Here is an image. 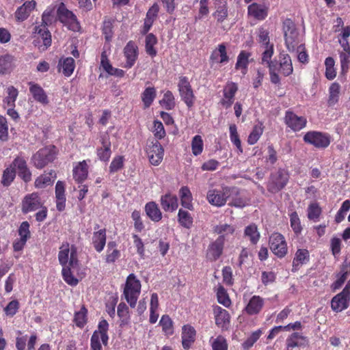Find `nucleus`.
<instances>
[{"label": "nucleus", "mask_w": 350, "mask_h": 350, "mask_svg": "<svg viewBox=\"0 0 350 350\" xmlns=\"http://www.w3.org/2000/svg\"><path fill=\"white\" fill-rule=\"evenodd\" d=\"M124 56L126 63L124 68H131L134 66L138 57V47L133 41H129L124 48Z\"/></svg>", "instance_id": "19"}, {"label": "nucleus", "mask_w": 350, "mask_h": 350, "mask_svg": "<svg viewBox=\"0 0 350 350\" xmlns=\"http://www.w3.org/2000/svg\"><path fill=\"white\" fill-rule=\"evenodd\" d=\"M88 174V167L85 160L79 162L73 168V177L78 183L84 181Z\"/></svg>", "instance_id": "34"}, {"label": "nucleus", "mask_w": 350, "mask_h": 350, "mask_svg": "<svg viewBox=\"0 0 350 350\" xmlns=\"http://www.w3.org/2000/svg\"><path fill=\"white\" fill-rule=\"evenodd\" d=\"M284 122L293 131H299L306 126L307 120L304 116H298L295 113L287 111Z\"/></svg>", "instance_id": "18"}, {"label": "nucleus", "mask_w": 350, "mask_h": 350, "mask_svg": "<svg viewBox=\"0 0 350 350\" xmlns=\"http://www.w3.org/2000/svg\"><path fill=\"white\" fill-rule=\"evenodd\" d=\"M229 57L227 55L226 46L224 43H221L218 45L212 52L210 60L211 64H219L221 65H225L229 62Z\"/></svg>", "instance_id": "23"}, {"label": "nucleus", "mask_w": 350, "mask_h": 350, "mask_svg": "<svg viewBox=\"0 0 350 350\" xmlns=\"http://www.w3.org/2000/svg\"><path fill=\"white\" fill-rule=\"evenodd\" d=\"M283 31L286 47L289 51H293L298 36V32L292 20L287 18L283 22Z\"/></svg>", "instance_id": "8"}, {"label": "nucleus", "mask_w": 350, "mask_h": 350, "mask_svg": "<svg viewBox=\"0 0 350 350\" xmlns=\"http://www.w3.org/2000/svg\"><path fill=\"white\" fill-rule=\"evenodd\" d=\"M10 166L16 172L17 171L18 176L24 182L29 183L31 180V172L27 166V161L23 157H16Z\"/></svg>", "instance_id": "12"}, {"label": "nucleus", "mask_w": 350, "mask_h": 350, "mask_svg": "<svg viewBox=\"0 0 350 350\" xmlns=\"http://www.w3.org/2000/svg\"><path fill=\"white\" fill-rule=\"evenodd\" d=\"M237 90V83L232 81L228 82L224 88V98L221 100V104L226 108L230 107L234 102V98Z\"/></svg>", "instance_id": "24"}, {"label": "nucleus", "mask_w": 350, "mask_h": 350, "mask_svg": "<svg viewBox=\"0 0 350 350\" xmlns=\"http://www.w3.org/2000/svg\"><path fill=\"white\" fill-rule=\"evenodd\" d=\"M244 237L250 240L251 244H257L260 239V234L258 230L256 225L252 224L246 226L244 230Z\"/></svg>", "instance_id": "44"}, {"label": "nucleus", "mask_w": 350, "mask_h": 350, "mask_svg": "<svg viewBox=\"0 0 350 350\" xmlns=\"http://www.w3.org/2000/svg\"><path fill=\"white\" fill-rule=\"evenodd\" d=\"M263 133V126L262 123L255 125L248 136L247 142L250 145L256 144Z\"/></svg>", "instance_id": "59"}, {"label": "nucleus", "mask_w": 350, "mask_h": 350, "mask_svg": "<svg viewBox=\"0 0 350 350\" xmlns=\"http://www.w3.org/2000/svg\"><path fill=\"white\" fill-rule=\"evenodd\" d=\"M160 104L163 107L167 110L173 109L175 106L174 97L170 91H167L162 100H160Z\"/></svg>", "instance_id": "61"}, {"label": "nucleus", "mask_w": 350, "mask_h": 350, "mask_svg": "<svg viewBox=\"0 0 350 350\" xmlns=\"http://www.w3.org/2000/svg\"><path fill=\"white\" fill-rule=\"evenodd\" d=\"M178 90L182 99L187 107H191L193 106L194 103V95L189 80L186 77H182L180 78Z\"/></svg>", "instance_id": "14"}, {"label": "nucleus", "mask_w": 350, "mask_h": 350, "mask_svg": "<svg viewBox=\"0 0 350 350\" xmlns=\"http://www.w3.org/2000/svg\"><path fill=\"white\" fill-rule=\"evenodd\" d=\"M161 205L165 211L172 212L178 208V198L174 195L166 193L161 198Z\"/></svg>", "instance_id": "33"}, {"label": "nucleus", "mask_w": 350, "mask_h": 350, "mask_svg": "<svg viewBox=\"0 0 350 350\" xmlns=\"http://www.w3.org/2000/svg\"><path fill=\"white\" fill-rule=\"evenodd\" d=\"M146 52L151 57L156 56L157 51L154 48V45L157 43V38L152 33H148L146 36L145 40Z\"/></svg>", "instance_id": "49"}, {"label": "nucleus", "mask_w": 350, "mask_h": 350, "mask_svg": "<svg viewBox=\"0 0 350 350\" xmlns=\"http://www.w3.org/2000/svg\"><path fill=\"white\" fill-rule=\"evenodd\" d=\"M109 323L105 319L101 320L98 325V329L93 332L90 339L91 350H102V344L107 346L109 340L107 334Z\"/></svg>", "instance_id": "3"}, {"label": "nucleus", "mask_w": 350, "mask_h": 350, "mask_svg": "<svg viewBox=\"0 0 350 350\" xmlns=\"http://www.w3.org/2000/svg\"><path fill=\"white\" fill-rule=\"evenodd\" d=\"M57 13L59 21L70 30L78 31L80 29V24L76 15L72 12L68 10L64 3L59 6Z\"/></svg>", "instance_id": "7"}, {"label": "nucleus", "mask_w": 350, "mask_h": 350, "mask_svg": "<svg viewBox=\"0 0 350 350\" xmlns=\"http://www.w3.org/2000/svg\"><path fill=\"white\" fill-rule=\"evenodd\" d=\"M289 176L284 170H279L272 174L267 185L269 191L275 193L283 189L287 184Z\"/></svg>", "instance_id": "9"}, {"label": "nucleus", "mask_w": 350, "mask_h": 350, "mask_svg": "<svg viewBox=\"0 0 350 350\" xmlns=\"http://www.w3.org/2000/svg\"><path fill=\"white\" fill-rule=\"evenodd\" d=\"M36 2L34 0L25 1L21 6L17 8L14 13L16 21L19 22L26 20L32 10H34Z\"/></svg>", "instance_id": "27"}, {"label": "nucleus", "mask_w": 350, "mask_h": 350, "mask_svg": "<svg viewBox=\"0 0 350 350\" xmlns=\"http://www.w3.org/2000/svg\"><path fill=\"white\" fill-rule=\"evenodd\" d=\"M71 266H67L62 267V277L64 281L69 285L75 286L79 283V280L73 275Z\"/></svg>", "instance_id": "54"}, {"label": "nucleus", "mask_w": 350, "mask_h": 350, "mask_svg": "<svg viewBox=\"0 0 350 350\" xmlns=\"http://www.w3.org/2000/svg\"><path fill=\"white\" fill-rule=\"evenodd\" d=\"M309 252L307 250H297L293 261V267L297 268L301 265L306 264L309 261Z\"/></svg>", "instance_id": "47"}, {"label": "nucleus", "mask_w": 350, "mask_h": 350, "mask_svg": "<svg viewBox=\"0 0 350 350\" xmlns=\"http://www.w3.org/2000/svg\"><path fill=\"white\" fill-rule=\"evenodd\" d=\"M265 304L263 298L258 295L252 296L245 306V310L249 315L258 314L262 309Z\"/></svg>", "instance_id": "29"}, {"label": "nucleus", "mask_w": 350, "mask_h": 350, "mask_svg": "<svg viewBox=\"0 0 350 350\" xmlns=\"http://www.w3.org/2000/svg\"><path fill=\"white\" fill-rule=\"evenodd\" d=\"M228 204L237 208H243L249 204L248 198L238 188L228 189Z\"/></svg>", "instance_id": "13"}, {"label": "nucleus", "mask_w": 350, "mask_h": 350, "mask_svg": "<svg viewBox=\"0 0 350 350\" xmlns=\"http://www.w3.org/2000/svg\"><path fill=\"white\" fill-rule=\"evenodd\" d=\"M191 150L194 156L200 155L204 149V143L200 135H195L191 140Z\"/></svg>", "instance_id": "60"}, {"label": "nucleus", "mask_w": 350, "mask_h": 350, "mask_svg": "<svg viewBox=\"0 0 350 350\" xmlns=\"http://www.w3.org/2000/svg\"><path fill=\"white\" fill-rule=\"evenodd\" d=\"M141 292V282L133 273L126 278L124 288V295L131 308H135Z\"/></svg>", "instance_id": "2"}, {"label": "nucleus", "mask_w": 350, "mask_h": 350, "mask_svg": "<svg viewBox=\"0 0 350 350\" xmlns=\"http://www.w3.org/2000/svg\"><path fill=\"white\" fill-rule=\"evenodd\" d=\"M55 178V172L51 170L49 173L44 174L38 177L35 181V187L38 189L44 188L52 184Z\"/></svg>", "instance_id": "43"}, {"label": "nucleus", "mask_w": 350, "mask_h": 350, "mask_svg": "<svg viewBox=\"0 0 350 350\" xmlns=\"http://www.w3.org/2000/svg\"><path fill=\"white\" fill-rule=\"evenodd\" d=\"M120 257V252L116 248V243L114 241H109L107 243V248L105 255L107 263L114 262Z\"/></svg>", "instance_id": "45"}, {"label": "nucleus", "mask_w": 350, "mask_h": 350, "mask_svg": "<svg viewBox=\"0 0 350 350\" xmlns=\"http://www.w3.org/2000/svg\"><path fill=\"white\" fill-rule=\"evenodd\" d=\"M286 343L288 348L304 347L308 345V340L306 337L295 332L287 338Z\"/></svg>", "instance_id": "39"}, {"label": "nucleus", "mask_w": 350, "mask_h": 350, "mask_svg": "<svg viewBox=\"0 0 350 350\" xmlns=\"http://www.w3.org/2000/svg\"><path fill=\"white\" fill-rule=\"evenodd\" d=\"M279 71L284 76H288L292 74L293 71L292 62L290 56L288 54H280Z\"/></svg>", "instance_id": "40"}, {"label": "nucleus", "mask_w": 350, "mask_h": 350, "mask_svg": "<svg viewBox=\"0 0 350 350\" xmlns=\"http://www.w3.org/2000/svg\"><path fill=\"white\" fill-rule=\"evenodd\" d=\"M99 225L96 224L94 226V232L93 233L92 243L95 250L100 253L106 244V230L105 228L98 229Z\"/></svg>", "instance_id": "22"}, {"label": "nucleus", "mask_w": 350, "mask_h": 350, "mask_svg": "<svg viewBox=\"0 0 350 350\" xmlns=\"http://www.w3.org/2000/svg\"><path fill=\"white\" fill-rule=\"evenodd\" d=\"M340 87L338 83H334L329 87V104L330 105L336 104L339 98Z\"/></svg>", "instance_id": "62"}, {"label": "nucleus", "mask_w": 350, "mask_h": 350, "mask_svg": "<svg viewBox=\"0 0 350 350\" xmlns=\"http://www.w3.org/2000/svg\"><path fill=\"white\" fill-rule=\"evenodd\" d=\"M100 64L103 70L110 75L116 76L118 77H122L125 74V72L123 70L113 68L111 66L107 57L105 52H103L101 54Z\"/></svg>", "instance_id": "35"}, {"label": "nucleus", "mask_w": 350, "mask_h": 350, "mask_svg": "<svg viewBox=\"0 0 350 350\" xmlns=\"http://www.w3.org/2000/svg\"><path fill=\"white\" fill-rule=\"evenodd\" d=\"M196 332L190 325H185L182 327V345L185 349H189L196 340Z\"/></svg>", "instance_id": "26"}, {"label": "nucleus", "mask_w": 350, "mask_h": 350, "mask_svg": "<svg viewBox=\"0 0 350 350\" xmlns=\"http://www.w3.org/2000/svg\"><path fill=\"white\" fill-rule=\"evenodd\" d=\"M100 141L102 146L96 150L97 157L100 161L107 162L111 155V142L108 135H102Z\"/></svg>", "instance_id": "25"}, {"label": "nucleus", "mask_w": 350, "mask_h": 350, "mask_svg": "<svg viewBox=\"0 0 350 350\" xmlns=\"http://www.w3.org/2000/svg\"><path fill=\"white\" fill-rule=\"evenodd\" d=\"M87 310L83 307L78 312H76L74 317V322L77 327H83L87 321Z\"/></svg>", "instance_id": "63"}, {"label": "nucleus", "mask_w": 350, "mask_h": 350, "mask_svg": "<svg viewBox=\"0 0 350 350\" xmlns=\"http://www.w3.org/2000/svg\"><path fill=\"white\" fill-rule=\"evenodd\" d=\"M252 56L250 52L246 51H242L240 52L237 57V61L235 64V68L237 70H241V72L245 75L247 70V66L250 63V58Z\"/></svg>", "instance_id": "37"}, {"label": "nucleus", "mask_w": 350, "mask_h": 350, "mask_svg": "<svg viewBox=\"0 0 350 350\" xmlns=\"http://www.w3.org/2000/svg\"><path fill=\"white\" fill-rule=\"evenodd\" d=\"M228 189L219 190L216 189H209L206 194L208 202L217 207L223 206L228 200Z\"/></svg>", "instance_id": "16"}, {"label": "nucleus", "mask_w": 350, "mask_h": 350, "mask_svg": "<svg viewBox=\"0 0 350 350\" xmlns=\"http://www.w3.org/2000/svg\"><path fill=\"white\" fill-rule=\"evenodd\" d=\"M55 147L49 146L39 150L33 155L31 160L36 167L41 169L52 162L55 158Z\"/></svg>", "instance_id": "5"}, {"label": "nucleus", "mask_w": 350, "mask_h": 350, "mask_svg": "<svg viewBox=\"0 0 350 350\" xmlns=\"http://www.w3.org/2000/svg\"><path fill=\"white\" fill-rule=\"evenodd\" d=\"M234 231V227L227 224H219L214 228V232L219 234V237H224V242H225L226 237L229 234H232Z\"/></svg>", "instance_id": "56"}, {"label": "nucleus", "mask_w": 350, "mask_h": 350, "mask_svg": "<svg viewBox=\"0 0 350 350\" xmlns=\"http://www.w3.org/2000/svg\"><path fill=\"white\" fill-rule=\"evenodd\" d=\"M55 20V7H48L42 14V25L35 27L38 42H42L43 45L39 46L41 51L46 50L51 44V35L46 26L51 25Z\"/></svg>", "instance_id": "1"}, {"label": "nucleus", "mask_w": 350, "mask_h": 350, "mask_svg": "<svg viewBox=\"0 0 350 350\" xmlns=\"http://www.w3.org/2000/svg\"><path fill=\"white\" fill-rule=\"evenodd\" d=\"M42 203L38 193L33 192L25 196L22 201L23 213L35 211L42 207Z\"/></svg>", "instance_id": "17"}, {"label": "nucleus", "mask_w": 350, "mask_h": 350, "mask_svg": "<svg viewBox=\"0 0 350 350\" xmlns=\"http://www.w3.org/2000/svg\"><path fill=\"white\" fill-rule=\"evenodd\" d=\"M16 177V172L10 165L6 167L2 174L1 184L4 187L10 186Z\"/></svg>", "instance_id": "58"}, {"label": "nucleus", "mask_w": 350, "mask_h": 350, "mask_svg": "<svg viewBox=\"0 0 350 350\" xmlns=\"http://www.w3.org/2000/svg\"><path fill=\"white\" fill-rule=\"evenodd\" d=\"M178 220L180 224L185 228H190L193 224V218L191 214L183 209L178 211Z\"/></svg>", "instance_id": "52"}, {"label": "nucleus", "mask_w": 350, "mask_h": 350, "mask_svg": "<svg viewBox=\"0 0 350 350\" xmlns=\"http://www.w3.org/2000/svg\"><path fill=\"white\" fill-rule=\"evenodd\" d=\"M228 10L226 1H217L215 3V11L213 13V16L217 21V24H221L227 19Z\"/></svg>", "instance_id": "31"}, {"label": "nucleus", "mask_w": 350, "mask_h": 350, "mask_svg": "<svg viewBox=\"0 0 350 350\" xmlns=\"http://www.w3.org/2000/svg\"><path fill=\"white\" fill-rule=\"evenodd\" d=\"M58 260L62 267L71 266L75 268L78 264L76 247L68 242H64L59 247Z\"/></svg>", "instance_id": "4"}, {"label": "nucleus", "mask_w": 350, "mask_h": 350, "mask_svg": "<svg viewBox=\"0 0 350 350\" xmlns=\"http://www.w3.org/2000/svg\"><path fill=\"white\" fill-rule=\"evenodd\" d=\"M146 152L150 163L153 165H158L162 161L164 154V150L158 142H152L148 146Z\"/></svg>", "instance_id": "15"}, {"label": "nucleus", "mask_w": 350, "mask_h": 350, "mask_svg": "<svg viewBox=\"0 0 350 350\" xmlns=\"http://www.w3.org/2000/svg\"><path fill=\"white\" fill-rule=\"evenodd\" d=\"M29 85V91L33 98L42 105H47L49 103V99L44 90L39 85L36 83H30Z\"/></svg>", "instance_id": "36"}, {"label": "nucleus", "mask_w": 350, "mask_h": 350, "mask_svg": "<svg viewBox=\"0 0 350 350\" xmlns=\"http://www.w3.org/2000/svg\"><path fill=\"white\" fill-rule=\"evenodd\" d=\"M5 96L3 98L4 107H14L15 102L18 95V91L14 86H9L5 90Z\"/></svg>", "instance_id": "42"}, {"label": "nucleus", "mask_w": 350, "mask_h": 350, "mask_svg": "<svg viewBox=\"0 0 350 350\" xmlns=\"http://www.w3.org/2000/svg\"><path fill=\"white\" fill-rule=\"evenodd\" d=\"M269 245L272 252L279 258L284 257L287 253V245L284 237L279 233L271 234Z\"/></svg>", "instance_id": "11"}, {"label": "nucleus", "mask_w": 350, "mask_h": 350, "mask_svg": "<svg viewBox=\"0 0 350 350\" xmlns=\"http://www.w3.org/2000/svg\"><path fill=\"white\" fill-rule=\"evenodd\" d=\"M213 350H228L226 339L221 335L216 338L211 337L209 340Z\"/></svg>", "instance_id": "50"}, {"label": "nucleus", "mask_w": 350, "mask_h": 350, "mask_svg": "<svg viewBox=\"0 0 350 350\" xmlns=\"http://www.w3.org/2000/svg\"><path fill=\"white\" fill-rule=\"evenodd\" d=\"M181 204L183 207L192 210V196L189 189L187 187H183L179 191Z\"/></svg>", "instance_id": "48"}, {"label": "nucleus", "mask_w": 350, "mask_h": 350, "mask_svg": "<svg viewBox=\"0 0 350 350\" xmlns=\"http://www.w3.org/2000/svg\"><path fill=\"white\" fill-rule=\"evenodd\" d=\"M156 97V90L154 88H146L142 94V100L145 108H148Z\"/></svg>", "instance_id": "51"}, {"label": "nucleus", "mask_w": 350, "mask_h": 350, "mask_svg": "<svg viewBox=\"0 0 350 350\" xmlns=\"http://www.w3.org/2000/svg\"><path fill=\"white\" fill-rule=\"evenodd\" d=\"M230 139L231 142L236 146L239 153L243 152L241 142L237 132V127L235 124H231L229 127Z\"/></svg>", "instance_id": "57"}, {"label": "nucleus", "mask_w": 350, "mask_h": 350, "mask_svg": "<svg viewBox=\"0 0 350 350\" xmlns=\"http://www.w3.org/2000/svg\"><path fill=\"white\" fill-rule=\"evenodd\" d=\"M59 70L66 76L70 77L75 68V60L72 57H66L59 61Z\"/></svg>", "instance_id": "41"}, {"label": "nucleus", "mask_w": 350, "mask_h": 350, "mask_svg": "<svg viewBox=\"0 0 350 350\" xmlns=\"http://www.w3.org/2000/svg\"><path fill=\"white\" fill-rule=\"evenodd\" d=\"M248 15L258 21L264 20L268 14V8L265 5L253 3L247 8Z\"/></svg>", "instance_id": "30"}, {"label": "nucleus", "mask_w": 350, "mask_h": 350, "mask_svg": "<svg viewBox=\"0 0 350 350\" xmlns=\"http://www.w3.org/2000/svg\"><path fill=\"white\" fill-rule=\"evenodd\" d=\"M159 325L161 326L162 330L165 335L170 336L173 334V321L168 315L165 314L161 317Z\"/></svg>", "instance_id": "55"}, {"label": "nucleus", "mask_w": 350, "mask_h": 350, "mask_svg": "<svg viewBox=\"0 0 350 350\" xmlns=\"http://www.w3.org/2000/svg\"><path fill=\"white\" fill-rule=\"evenodd\" d=\"M224 237H218L208 247L206 257L211 261L217 260L222 254L224 246Z\"/></svg>", "instance_id": "20"}, {"label": "nucleus", "mask_w": 350, "mask_h": 350, "mask_svg": "<svg viewBox=\"0 0 350 350\" xmlns=\"http://www.w3.org/2000/svg\"><path fill=\"white\" fill-rule=\"evenodd\" d=\"M350 296V284H347L342 291L334 296L331 301L332 309L336 312H341L349 306Z\"/></svg>", "instance_id": "10"}, {"label": "nucleus", "mask_w": 350, "mask_h": 350, "mask_svg": "<svg viewBox=\"0 0 350 350\" xmlns=\"http://www.w3.org/2000/svg\"><path fill=\"white\" fill-rule=\"evenodd\" d=\"M56 207L59 211L64 210L66 206L65 185L62 181H57L55 185Z\"/></svg>", "instance_id": "32"}, {"label": "nucleus", "mask_w": 350, "mask_h": 350, "mask_svg": "<svg viewBox=\"0 0 350 350\" xmlns=\"http://www.w3.org/2000/svg\"><path fill=\"white\" fill-rule=\"evenodd\" d=\"M147 216L153 221H159L162 218V213L154 202H148L145 206Z\"/></svg>", "instance_id": "38"}, {"label": "nucleus", "mask_w": 350, "mask_h": 350, "mask_svg": "<svg viewBox=\"0 0 350 350\" xmlns=\"http://www.w3.org/2000/svg\"><path fill=\"white\" fill-rule=\"evenodd\" d=\"M159 298L157 293H152L150 299V323H155L159 318Z\"/></svg>", "instance_id": "46"}, {"label": "nucleus", "mask_w": 350, "mask_h": 350, "mask_svg": "<svg viewBox=\"0 0 350 350\" xmlns=\"http://www.w3.org/2000/svg\"><path fill=\"white\" fill-rule=\"evenodd\" d=\"M16 58L10 54L0 55V75L11 73L16 66Z\"/></svg>", "instance_id": "28"}, {"label": "nucleus", "mask_w": 350, "mask_h": 350, "mask_svg": "<svg viewBox=\"0 0 350 350\" xmlns=\"http://www.w3.org/2000/svg\"><path fill=\"white\" fill-rule=\"evenodd\" d=\"M103 34L107 42H110L113 36V23L111 20H105L103 25Z\"/></svg>", "instance_id": "64"}, {"label": "nucleus", "mask_w": 350, "mask_h": 350, "mask_svg": "<svg viewBox=\"0 0 350 350\" xmlns=\"http://www.w3.org/2000/svg\"><path fill=\"white\" fill-rule=\"evenodd\" d=\"M213 312L217 326L222 330L228 329L230 322L229 312L218 306L214 308Z\"/></svg>", "instance_id": "21"}, {"label": "nucleus", "mask_w": 350, "mask_h": 350, "mask_svg": "<svg viewBox=\"0 0 350 350\" xmlns=\"http://www.w3.org/2000/svg\"><path fill=\"white\" fill-rule=\"evenodd\" d=\"M216 294L217 301L219 304H222L224 306L228 308L231 304V301L229 298V296L227 293L226 290L221 285H218L216 289Z\"/></svg>", "instance_id": "53"}, {"label": "nucleus", "mask_w": 350, "mask_h": 350, "mask_svg": "<svg viewBox=\"0 0 350 350\" xmlns=\"http://www.w3.org/2000/svg\"><path fill=\"white\" fill-rule=\"evenodd\" d=\"M304 141L317 148L325 149L331 143V136L327 133L320 131H308L304 136Z\"/></svg>", "instance_id": "6"}]
</instances>
